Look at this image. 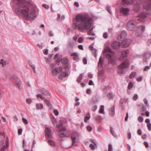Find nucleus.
<instances>
[{"label": "nucleus", "instance_id": "obj_1", "mask_svg": "<svg viewBox=\"0 0 151 151\" xmlns=\"http://www.w3.org/2000/svg\"><path fill=\"white\" fill-rule=\"evenodd\" d=\"M18 7H16L15 13L17 14H22L26 19H35L37 17L36 8L34 7L29 9V2L25 0H17V3Z\"/></svg>", "mask_w": 151, "mask_h": 151}, {"label": "nucleus", "instance_id": "obj_2", "mask_svg": "<svg viewBox=\"0 0 151 151\" xmlns=\"http://www.w3.org/2000/svg\"><path fill=\"white\" fill-rule=\"evenodd\" d=\"M75 19L76 22H73V25L81 31L88 30L92 27V18L90 17L87 13L78 14Z\"/></svg>", "mask_w": 151, "mask_h": 151}, {"label": "nucleus", "instance_id": "obj_3", "mask_svg": "<svg viewBox=\"0 0 151 151\" xmlns=\"http://www.w3.org/2000/svg\"><path fill=\"white\" fill-rule=\"evenodd\" d=\"M56 127L58 128L60 132L58 135L60 137H64L67 136L68 132L66 130L65 127H62V124L56 125Z\"/></svg>", "mask_w": 151, "mask_h": 151}, {"label": "nucleus", "instance_id": "obj_4", "mask_svg": "<svg viewBox=\"0 0 151 151\" xmlns=\"http://www.w3.org/2000/svg\"><path fill=\"white\" fill-rule=\"evenodd\" d=\"M4 135L0 133V147L1 146H3L1 148V151H4L5 148L8 147L9 146V139L8 137H7L6 139V146L4 145Z\"/></svg>", "mask_w": 151, "mask_h": 151}, {"label": "nucleus", "instance_id": "obj_5", "mask_svg": "<svg viewBox=\"0 0 151 151\" xmlns=\"http://www.w3.org/2000/svg\"><path fill=\"white\" fill-rule=\"evenodd\" d=\"M148 15L147 12H142L139 13V15L137 17V20L139 22H143L145 21L147 19Z\"/></svg>", "mask_w": 151, "mask_h": 151}, {"label": "nucleus", "instance_id": "obj_6", "mask_svg": "<svg viewBox=\"0 0 151 151\" xmlns=\"http://www.w3.org/2000/svg\"><path fill=\"white\" fill-rule=\"evenodd\" d=\"M136 24V21L133 20H129L127 23V29L129 30H134Z\"/></svg>", "mask_w": 151, "mask_h": 151}, {"label": "nucleus", "instance_id": "obj_7", "mask_svg": "<svg viewBox=\"0 0 151 151\" xmlns=\"http://www.w3.org/2000/svg\"><path fill=\"white\" fill-rule=\"evenodd\" d=\"M79 137V134L77 131L73 132L71 134V138L72 141V145H76V139Z\"/></svg>", "mask_w": 151, "mask_h": 151}, {"label": "nucleus", "instance_id": "obj_8", "mask_svg": "<svg viewBox=\"0 0 151 151\" xmlns=\"http://www.w3.org/2000/svg\"><path fill=\"white\" fill-rule=\"evenodd\" d=\"M106 57L109 61V63L112 65L115 64V59L111 55L109 54H107L106 55Z\"/></svg>", "mask_w": 151, "mask_h": 151}, {"label": "nucleus", "instance_id": "obj_9", "mask_svg": "<svg viewBox=\"0 0 151 151\" xmlns=\"http://www.w3.org/2000/svg\"><path fill=\"white\" fill-rule=\"evenodd\" d=\"M130 10L128 8L121 7L120 9V12L121 14L124 16H127L129 14Z\"/></svg>", "mask_w": 151, "mask_h": 151}, {"label": "nucleus", "instance_id": "obj_10", "mask_svg": "<svg viewBox=\"0 0 151 151\" xmlns=\"http://www.w3.org/2000/svg\"><path fill=\"white\" fill-rule=\"evenodd\" d=\"M129 62L128 60H125L124 61L118 68L119 70H122L123 68H128L129 67Z\"/></svg>", "mask_w": 151, "mask_h": 151}, {"label": "nucleus", "instance_id": "obj_11", "mask_svg": "<svg viewBox=\"0 0 151 151\" xmlns=\"http://www.w3.org/2000/svg\"><path fill=\"white\" fill-rule=\"evenodd\" d=\"M151 57V54L150 53L147 52L145 53L144 54V57L143 58V61L146 63L147 64V63L148 60H149Z\"/></svg>", "mask_w": 151, "mask_h": 151}, {"label": "nucleus", "instance_id": "obj_12", "mask_svg": "<svg viewBox=\"0 0 151 151\" xmlns=\"http://www.w3.org/2000/svg\"><path fill=\"white\" fill-rule=\"evenodd\" d=\"M126 32L123 30L122 32L121 35L118 36V40L119 41H122L126 38Z\"/></svg>", "mask_w": 151, "mask_h": 151}, {"label": "nucleus", "instance_id": "obj_13", "mask_svg": "<svg viewBox=\"0 0 151 151\" xmlns=\"http://www.w3.org/2000/svg\"><path fill=\"white\" fill-rule=\"evenodd\" d=\"M45 137L47 138H49L51 137L52 136V131L49 128L46 127L45 129Z\"/></svg>", "mask_w": 151, "mask_h": 151}, {"label": "nucleus", "instance_id": "obj_14", "mask_svg": "<svg viewBox=\"0 0 151 151\" xmlns=\"http://www.w3.org/2000/svg\"><path fill=\"white\" fill-rule=\"evenodd\" d=\"M131 43L132 41L130 39H127L122 42V44L124 47H128L131 44Z\"/></svg>", "mask_w": 151, "mask_h": 151}, {"label": "nucleus", "instance_id": "obj_15", "mask_svg": "<svg viewBox=\"0 0 151 151\" xmlns=\"http://www.w3.org/2000/svg\"><path fill=\"white\" fill-rule=\"evenodd\" d=\"M120 43L119 42L115 41L112 42L111 44V46L114 49L117 50L120 48Z\"/></svg>", "mask_w": 151, "mask_h": 151}, {"label": "nucleus", "instance_id": "obj_16", "mask_svg": "<svg viewBox=\"0 0 151 151\" xmlns=\"http://www.w3.org/2000/svg\"><path fill=\"white\" fill-rule=\"evenodd\" d=\"M62 68L61 67L59 68H55L52 71V73L53 75L57 76L58 73H60L61 72Z\"/></svg>", "mask_w": 151, "mask_h": 151}, {"label": "nucleus", "instance_id": "obj_17", "mask_svg": "<svg viewBox=\"0 0 151 151\" xmlns=\"http://www.w3.org/2000/svg\"><path fill=\"white\" fill-rule=\"evenodd\" d=\"M37 98H40L41 100H43L44 101L47 106H49L50 105V103L49 101L47 99L43 97L41 94H38L37 96Z\"/></svg>", "mask_w": 151, "mask_h": 151}, {"label": "nucleus", "instance_id": "obj_18", "mask_svg": "<svg viewBox=\"0 0 151 151\" xmlns=\"http://www.w3.org/2000/svg\"><path fill=\"white\" fill-rule=\"evenodd\" d=\"M122 54L120 58L121 60L123 58L127 57V55L129 53V50H124L122 52Z\"/></svg>", "mask_w": 151, "mask_h": 151}, {"label": "nucleus", "instance_id": "obj_19", "mask_svg": "<svg viewBox=\"0 0 151 151\" xmlns=\"http://www.w3.org/2000/svg\"><path fill=\"white\" fill-rule=\"evenodd\" d=\"M14 78L15 80V84L20 89V86L22 84L21 81L18 79L16 76H14Z\"/></svg>", "mask_w": 151, "mask_h": 151}, {"label": "nucleus", "instance_id": "obj_20", "mask_svg": "<svg viewBox=\"0 0 151 151\" xmlns=\"http://www.w3.org/2000/svg\"><path fill=\"white\" fill-rule=\"evenodd\" d=\"M115 114L114 105H113L109 110V114L111 117H113Z\"/></svg>", "mask_w": 151, "mask_h": 151}, {"label": "nucleus", "instance_id": "obj_21", "mask_svg": "<svg viewBox=\"0 0 151 151\" xmlns=\"http://www.w3.org/2000/svg\"><path fill=\"white\" fill-rule=\"evenodd\" d=\"M134 0H122V5H129L132 4L133 3Z\"/></svg>", "mask_w": 151, "mask_h": 151}, {"label": "nucleus", "instance_id": "obj_22", "mask_svg": "<svg viewBox=\"0 0 151 151\" xmlns=\"http://www.w3.org/2000/svg\"><path fill=\"white\" fill-rule=\"evenodd\" d=\"M71 56L73 57V60L75 61H78L79 60V57L77 52H72Z\"/></svg>", "mask_w": 151, "mask_h": 151}, {"label": "nucleus", "instance_id": "obj_23", "mask_svg": "<svg viewBox=\"0 0 151 151\" xmlns=\"http://www.w3.org/2000/svg\"><path fill=\"white\" fill-rule=\"evenodd\" d=\"M140 9V5L139 4H137L134 5L133 9L135 12H138Z\"/></svg>", "mask_w": 151, "mask_h": 151}, {"label": "nucleus", "instance_id": "obj_24", "mask_svg": "<svg viewBox=\"0 0 151 151\" xmlns=\"http://www.w3.org/2000/svg\"><path fill=\"white\" fill-rule=\"evenodd\" d=\"M36 109H41L43 108V105L42 103L36 104Z\"/></svg>", "mask_w": 151, "mask_h": 151}, {"label": "nucleus", "instance_id": "obj_25", "mask_svg": "<svg viewBox=\"0 0 151 151\" xmlns=\"http://www.w3.org/2000/svg\"><path fill=\"white\" fill-rule=\"evenodd\" d=\"M145 27L143 26H138L137 27V30L138 31H139V30L141 31V32H142L144 31L145 29Z\"/></svg>", "mask_w": 151, "mask_h": 151}, {"label": "nucleus", "instance_id": "obj_26", "mask_svg": "<svg viewBox=\"0 0 151 151\" xmlns=\"http://www.w3.org/2000/svg\"><path fill=\"white\" fill-rule=\"evenodd\" d=\"M91 117L89 113H88L86 116L85 117L84 121L86 123L87 122L88 120H89Z\"/></svg>", "mask_w": 151, "mask_h": 151}, {"label": "nucleus", "instance_id": "obj_27", "mask_svg": "<svg viewBox=\"0 0 151 151\" xmlns=\"http://www.w3.org/2000/svg\"><path fill=\"white\" fill-rule=\"evenodd\" d=\"M103 62V60L101 56L99 58V61L98 63V66L101 67L102 65Z\"/></svg>", "mask_w": 151, "mask_h": 151}, {"label": "nucleus", "instance_id": "obj_28", "mask_svg": "<svg viewBox=\"0 0 151 151\" xmlns=\"http://www.w3.org/2000/svg\"><path fill=\"white\" fill-rule=\"evenodd\" d=\"M69 61V60L67 58H64L62 60V63L64 64L68 63Z\"/></svg>", "mask_w": 151, "mask_h": 151}, {"label": "nucleus", "instance_id": "obj_29", "mask_svg": "<svg viewBox=\"0 0 151 151\" xmlns=\"http://www.w3.org/2000/svg\"><path fill=\"white\" fill-rule=\"evenodd\" d=\"M74 45V42L73 40L69 41L68 42V46L70 47H73Z\"/></svg>", "mask_w": 151, "mask_h": 151}, {"label": "nucleus", "instance_id": "obj_30", "mask_svg": "<svg viewBox=\"0 0 151 151\" xmlns=\"http://www.w3.org/2000/svg\"><path fill=\"white\" fill-rule=\"evenodd\" d=\"M83 75V73H81L80 75L78 78L77 79V81L78 83H80L83 79L82 76Z\"/></svg>", "mask_w": 151, "mask_h": 151}, {"label": "nucleus", "instance_id": "obj_31", "mask_svg": "<svg viewBox=\"0 0 151 151\" xmlns=\"http://www.w3.org/2000/svg\"><path fill=\"white\" fill-rule=\"evenodd\" d=\"M104 108L103 105H101L100 106V108L99 110V112L100 113L104 114L105 112L104 111Z\"/></svg>", "mask_w": 151, "mask_h": 151}, {"label": "nucleus", "instance_id": "obj_32", "mask_svg": "<svg viewBox=\"0 0 151 151\" xmlns=\"http://www.w3.org/2000/svg\"><path fill=\"white\" fill-rule=\"evenodd\" d=\"M95 120L98 122H100L101 121V118L100 115H97L95 118Z\"/></svg>", "mask_w": 151, "mask_h": 151}, {"label": "nucleus", "instance_id": "obj_33", "mask_svg": "<svg viewBox=\"0 0 151 151\" xmlns=\"http://www.w3.org/2000/svg\"><path fill=\"white\" fill-rule=\"evenodd\" d=\"M110 132L111 134L114 137H116V134L115 133V132L113 131V128L112 127H110Z\"/></svg>", "mask_w": 151, "mask_h": 151}, {"label": "nucleus", "instance_id": "obj_34", "mask_svg": "<svg viewBox=\"0 0 151 151\" xmlns=\"http://www.w3.org/2000/svg\"><path fill=\"white\" fill-rule=\"evenodd\" d=\"M136 75V73L135 72H132L129 76V78H132L134 77Z\"/></svg>", "mask_w": 151, "mask_h": 151}, {"label": "nucleus", "instance_id": "obj_35", "mask_svg": "<svg viewBox=\"0 0 151 151\" xmlns=\"http://www.w3.org/2000/svg\"><path fill=\"white\" fill-rule=\"evenodd\" d=\"M28 63L29 65L31 67V68L33 69L34 70V72L35 73V66L33 65L31 62L30 61H29Z\"/></svg>", "mask_w": 151, "mask_h": 151}, {"label": "nucleus", "instance_id": "obj_36", "mask_svg": "<svg viewBox=\"0 0 151 151\" xmlns=\"http://www.w3.org/2000/svg\"><path fill=\"white\" fill-rule=\"evenodd\" d=\"M142 32L140 30H139V31L136 30L135 32V35L137 37H140L141 35Z\"/></svg>", "mask_w": 151, "mask_h": 151}, {"label": "nucleus", "instance_id": "obj_37", "mask_svg": "<svg viewBox=\"0 0 151 151\" xmlns=\"http://www.w3.org/2000/svg\"><path fill=\"white\" fill-rule=\"evenodd\" d=\"M107 97L109 99H112L114 97V95L111 92H110L107 94Z\"/></svg>", "mask_w": 151, "mask_h": 151}, {"label": "nucleus", "instance_id": "obj_38", "mask_svg": "<svg viewBox=\"0 0 151 151\" xmlns=\"http://www.w3.org/2000/svg\"><path fill=\"white\" fill-rule=\"evenodd\" d=\"M104 51L105 52H109L112 53V51L109 47H106L104 49Z\"/></svg>", "mask_w": 151, "mask_h": 151}, {"label": "nucleus", "instance_id": "obj_39", "mask_svg": "<svg viewBox=\"0 0 151 151\" xmlns=\"http://www.w3.org/2000/svg\"><path fill=\"white\" fill-rule=\"evenodd\" d=\"M106 10L109 12V13L111 14H112V12L111 11V7L110 6H108L106 8Z\"/></svg>", "mask_w": 151, "mask_h": 151}, {"label": "nucleus", "instance_id": "obj_40", "mask_svg": "<svg viewBox=\"0 0 151 151\" xmlns=\"http://www.w3.org/2000/svg\"><path fill=\"white\" fill-rule=\"evenodd\" d=\"M65 65V68L66 69L68 70L70 69L71 66L68 63Z\"/></svg>", "mask_w": 151, "mask_h": 151}, {"label": "nucleus", "instance_id": "obj_41", "mask_svg": "<svg viewBox=\"0 0 151 151\" xmlns=\"http://www.w3.org/2000/svg\"><path fill=\"white\" fill-rule=\"evenodd\" d=\"M22 119L23 122H24V123L25 124H28V120L26 119L24 117H22Z\"/></svg>", "mask_w": 151, "mask_h": 151}, {"label": "nucleus", "instance_id": "obj_42", "mask_svg": "<svg viewBox=\"0 0 151 151\" xmlns=\"http://www.w3.org/2000/svg\"><path fill=\"white\" fill-rule=\"evenodd\" d=\"M6 63V61L2 59L1 60L0 64L2 65V66L3 67L4 65H5Z\"/></svg>", "mask_w": 151, "mask_h": 151}, {"label": "nucleus", "instance_id": "obj_43", "mask_svg": "<svg viewBox=\"0 0 151 151\" xmlns=\"http://www.w3.org/2000/svg\"><path fill=\"white\" fill-rule=\"evenodd\" d=\"M42 94L43 95H47L49 93L48 91L46 90H43L42 91Z\"/></svg>", "mask_w": 151, "mask_h": 151}, {"label": "nucleus", "instance_id": "obj_44", "mask_svg": "<svg viewBox=\"0 0 151 151\" xmlns=\"http://www.w3.org/2000/svg\"><path fill=\"white\" fill-rule=\"evenodd\" d=\"M133 87V84L131 82H130L128 86V88L129 89H131Z\"/></svg>", "mask_w": 151, "mask_h": 151}, {"label": "nucleus", "instance_id": "obj_45", "mask_svg": "<svg viewBox=\"0 0 151 151\" xmlns=\"http://www.w3.org/2000/svg\"><path fill=\"white\" fill-rule=\"evenodd\" d=\"M87 34L88 35H95V34L93 32H91V31H88V34Z\"/></svg>", "mask_w": 151, "mask_h": 151}, {"label": "nucleus", "instance_id": "obj_46", "mask_svg": "<svg viewBox=\"0 0 151 151\" xmlns=\"http://www.w3.org/2000/svg\"><path fill=\"white\" fill-rule=\"evenodd\" d=\"M48 142L52 146H54L55 145V143L52 140H49Z\"/></svg>", "mask_w": 151, "mask_h": 151}, {"label": "nucleus", "instance_id": "obj_47", "mask_svg": "<svg viewBox=\"0 0 151 151\" xmlns=\"http://www.w3.org/2000/svg\"><path fill=\"white\" fill-rule=\"evenodd\" d=\"M97 108V106L96 105H95L91 108V110L93 111H95Z\"/></svg>", "mask_w": 151, "mask_h": 151}, {"label": "nucleus", "instance_id": "obj_48", "mask_svg": "<svg viewBox=\"0 0 151 151\" xmlns=\"http://www.w3.org/2000/svg\"><path fill=\"white\" fill-rule=\"evenodd\" d=\"M68 73L67 72H64L62 74L63 76L64 77H66V76H68Z\"/></svg>", "mask_w": 151, "mask_h": 151}, {"label": "nucleus", "instance_id": "obj_49", "mask_svg": "<svg viewBox=\"0 0 151 151\" xmlns=\"http://www.w3.org/2000/svg\"><path fill=\"white\" fill-rule=\"evenodd\" d=\"M108 151H112L113 149L112 145L111 144H109L108 145Z\"/></svg>", "mask_w": 151, "mask_h": 151}, {"label": "nucleus", "instance_id": "obj_50", "mask_svg": "<svg viewBox=\"0 0 151 151\" xmlns=\"http://www.w3.org/2000/svg\"><path fill=\"white\" fill-rule=\"evenodd\" d=\"M83 41V38L81 37H80L78 40V42L80 43H82Z\"/></svg>", "mask_w": 151, "mask_h": 151}, {"label": "nucleus", "instance_id": "obj_51", "mask_svg": "<svg viewBox=\"0 0 151 151\" xmlns=\"http://www.w3.org/2000/svg\"><path fill=\"white\" fill-rule=\"evenodd\" d=\"M26 102L28 104H30L32 102V100L30 98H28L26 100Z\"/></svg>", "mask_w": 151, "mask_h": 151}, {"label": "nucleus", "instance_id": "obj_52", "mask_svg": "<svg viewBox=\"0 0 151 151\" xmlns=\"http://www.w3.org/2000/svg\"><path fill=\"white\" fill-rule=\"evenodd\" d=\"M138 120L140 122H143V119L142 117L140 116L138 118Z\"/></svg>", "mask_w": 151, "mask_h": 151}, {"label": "nucleus", "instance_id": "obj_53", "mask_svg": "<svg viewBox=\"0 0 151 151\" xmlns=\"http://www.w3.org/2000/svg\"><path fill=\"white\" fill-rule=\"evenodd\" d=\"M86 93L88 94H91V90L90 88H88L86 90Z\"/></svg>", "mask_w": 151, "mask_h": 151}, {"label": "nucleus", "instance_id": "obj_54", "mask_svg": "<svg viewBox=\"0 0 151 151\" xmlns=\"http://www.w3.org/2000/svg\"><path fill=\"white\" fill-rule=\"evenodd\" d=\"M138 97V95L136 94H135L133 96V99L134 100H136L137 99Z\"/></svg>", "mask_w": 151, "mask_h": 151}, {"label": "nucleus", "instance_id": "obj_55", "mask_svg": "<svg viewBox=\"0 0 151 151\" xmlns=\"http://www.w3.org/2000/svg\"><path fill=\"white\" fill-rule=\"evenodd\" d=\"M87 130L88 131L91 132L92 131V128L90 126H88L87 127Z\"/></svg>", "mask_w": 151, "mask_h": 151}, {"label": "nucleus", "instance_id": "obj_56", "mask_svg": "<svg viewBox=\"0 0 151 151\" xmlns=\"http://www.w3.org/2000/svg\"><path fill=\"white\" fill-rule=\"evenodd\" d=\"M98 102V100L97 99H93L92 100V104H94L96 103H97Z\"/></svg>", "mask_w": 151, "mask_h": 151}, {"label": "nucleus", "instance_id": "obj_57", "mask_svg": "<svg viewBox=\"0 0 151 151\" xmlns=\"http://www.w3.org/2000/svg\"><path fill=\"white\" fill-rule=\"evenodd\" d=\"M108 35L106 32H104L103 35V37L104 38H107L108 37Z\"/></svg>", "mask_w": 151, "mask_h": 151}, {"label": "nucleus", "instance_id": "obj_58", "mask_svg": "<svg viewBox=\"0 0 151 151\" xmlns=\"http://www.w3.org/2000/svg\"><path fill=\"white\" fill-rule=\"evenodd\" d=\"M147 127L148 128V129L149 131L151 130V124L150 123H148L147 124Z\"/></svg>", "mask_w": 151, "mask_h": 151}, {"label": "nucleus", "instance_id": "obj_59", "mask_svg": "<svg viewBox=\"0 0 151 151\" xmlns=\"http://www.w3.org/2000/svg\"><path fill=\"white\" fill-rule=\"evenodd\" d=\"M22 129H18V133L19 135H20L22 134Z\"/></svg>", "mask_w": 151, "mask_h": 151}, {"label": "nucleus", "instance_id": "obj_60", "mask_svg": "<svg viewBox=\"0 0 151 151\" xmlns=\"http://www.w3.org/2000/svg\"><path fill=\"white\" fill-rule=\"evenodd\" d=\"M150 68V66H146L144 68L143 70L144 71H146L149 69Z\"/></svg>", "mask_w": 151, "mask_h": 151}, {"label": "nucleus", "instance_id": "obj_61", "mask_svg": "<svg viewBox=\"0 0 151 151\" xmlns=\"http://www.w3.org/2000/svg\"><path fill=\"white\" fill-rule=\"evenodd\" d=\"M90 147L91 148V150H94L95 147L92 144H91L89 145Z\"/></svg>", "mask_w": 151, "mask_h": 151}, {"label": "nucleus", "instance_id": "obj_62", "mask_svg": "<svg viewBox=\"0 0 151 151\" xmlns=\"http://www.w3.org/2000/svg\"><path fill=\"white\" fill-rule=\"evenodd\" d=\"M83 63L84 64L86 65V64H87V60L86 58H83Z\"/></svg>", "mask_w": 151, "mask_h": 151}, {"label": "nucleus", "instance_id": "obj_63", "mask_svg": "<svg viewBox=\"0 0 151 151\" xmlns=\"http://www.w3.org/2000/svg\"><path fill=\"white\" fill-rule=\"evenodd\" d=\"M42 6L43 7L45 8L46 9H47L49 8V6L48 5L46 4H43Z\"/></svg>", "mask_w": 151, "mask_h": 151}, {"label": "nucleus", "instance_id": "obj_64", "mask_svg": "<svg viewBox=\"0 0 151 151\" xmlns=\"http://www.w3.org/2000/svg\"><path fill=\"white\" fill-rule=\"evenodd\" d=\"M54 113L55 114L56 116H57L58 114V112L57 109H55L54 110Z\"/></svg>", "mask_w": 151, "mask_h": 151}]
</instances>
